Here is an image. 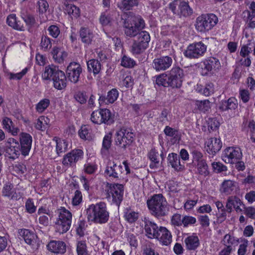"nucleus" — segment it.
<instances>
[{"mask_svg":"<svg viewBox=\"0 0 255 255\" xmlns=\"http://www.w3.org/2000/svg\"><path fill=\"white\" fill-rule=\"evenodd\" d=\"M122 20L124 33L130 38L136 36L145 27L144 21L141 16L130 12L122 16Z\"/></svg>","mask_w":255,"mask_h":255,"instance_id":"nucleus-1","label":"nucleus"},{"mask_svg":"<svg viewBox=\"0 0 255 255\" xmlns=\"http://www.w3.org/2000/svg\"><path fill=\"white\" fill-rule=\"evenodd\" d=\"M150 214L159 219L166 216L169 211V205L162 194H154L146 201Z\"/></svg>","mask_w":255,"mask_h":255,"instance_id":"nucleus-2","label":"nucleus"},{"mask_svg":"<svg viewBox=\"0 0 255 255\" xmlns=\"http://www.w3.org/2000/svg\"><path fill=\"white\" fill-rule=\"evenodd\" d=\"M86 212L88 219L95 223L105 224L109 219V213L104 202H101L96 204L90 205Z\"/></svg>","mask_w":255,"mask_h":255,"instance_id":"nucleus-3","label":"nucleus"},{"mask_svg":"<svg viewBox=\"0 0 255 255\" xmlns=\"http://www.w3.org/2000/svg\"><path fill=\"white\" fill-rule=\"evenodd\" d=\"M43 80H48L51 78L53 81V87L59 90L64 89L67 85V78L64 72L52 67L50 65L45 67L42 74Z\"/></svg>","mask_w":255,"mask_h":255,"instance_id":"nucleus-4","label":"nucleus"},{"mask_svg":"<svg viewBox=\"0 0 255 255\" xmlns=\"http://www.w3.org/2000/svg\"><path fill=\"white\" fill-rule=\"evenodd\" d=\"M135 135L132 129L126 127H122L116 131L115 137V145L126 150L134 140Z\"/></svg>","mask_w":255,"mask_h":255,"instance_id":"nucleus-5","label":"nucleus"},{"mask_svg":"<svg viewBox=\"0 0 255 255\" xmlns=\"http://www.w3.org/2000/svg\"><path fill=\"white\" fill-rule=\"evenodd\" d=\"M218 18L213 13L203 14L196 20V29L200 32H206L211 30L218 23Z\"/></svg>","mask_w":255,"mask_h":255,"instance_id":"nucleus-6","label":"nucleus"},{"mask_svg":"<svg viewBox=\"0 0 255 255\" xmlns=\"http://www.w3.org/2000/svg\"><path fill=\"white\" fill-rule=\"evenodd\" d=\"M90 119L95 124H104L107 125H111L115 122V116L109 109H100L92 113Z\"/></svg>","mask_w":255,"mask_h":255,"instance_id":"nucleus-7","label":"nucleus"},{"mask_svg":"<svg viewBox=\"0 0 255 255\" xmlns=\"http://www.w3.org/2000/svg\"><path fill=\"white\" fill-rule=\"evenodd\" d=\"M72 213L62 207L59 210L58 218L55 222V227L57 231L60 234L67 232L71 225Z\"/></svg>","mask_w":255,"mask_h":255,"instance_id":"nucleus-8","label":"nucleus"},{"mask_svg":"<svg viewBox=\"0 0 255 255\" xmlns=\"http://www.w3.org/2000/svg\"><path fill=\"white\" fill-rule=\"evenodd\" d=\"M108 185L109 186L107 190V197L112 202V204L119 207L123 200L124 186L118 183H108Z\"/></svg>","mask_w":255,"mask_h":255,"instance_id":"nucleus-9","label":"nucleus"},{"mask_svg":"<svg viewBox=\"0 0 255 255\" xmlns=\"http://www.w3.org/2000/svg\"><path fill=\"white\" fill-rule=\"evenodd\" d=\"M83 158V151L80 149H74L64 155L62 163L66 168L75 167L76 163Z\"/></svg>","mask_w":255,"mask_h":255,"instance_id":"nucleus-10","label":"nucleus"},{"mask_svg":"<svg viewBox=\"0 0 255 255\" xmlns=\"http://www.w3.org/2000/svg\"><path fill=\"white\" fill-rule=\"evenodd\" d=\"M183 71L179 67L173 68L167 75L168 85L172 88L179 89L182 85Z\"/></svg>","mask_w":255,"mask_h":255,"instance_id":"nucleus-11","label":"nucleus"},{"mask_svg":"<svg viewBox=\"0 0 255 255\" xmlns=\"http://www.w3.org/2000/svg\"><path fill=\"white\" fill-rule=\"evenodd\" d=\"M3 148L6 156L12 159L17 158L21 153L19 143L13 138H9L5 142Z\"/></svg>","mask_w":255,"mask_h":255,"instance_id":"nucleus-12","label":"nucleus"},{"mask_svg":"<svg viewBox=\"0 0 255 255\" xmlns=\"http://www.w3.org/2000/svg\"><path fill=\"white\" fill-rule=\"evenodd\" d=\"M242 157V153L239 148L228 147L223 152L222 158L227 163L234 164Z\"/></svg>","mask_w":255,"mask_h":255,"instance_id":"nucleus-13","label":"nucleus"},{"mask_svg":"<svg viewBox=\"0 0 255 255\" xmlns=\"http://www.w3.org/2000/svg\"><path fill=\"white\" fill-rule=\"evenodd\" d=\"M123 171V167L121 164H117L114 161H109L107 163L105 174L110 178L118 180L121 177Z\"/></svg>","mask_w":255,"mask_h":255,"instance_id":"nucleus-14","label":"nucleus"},{"mask_svg":"<svg viewBox=\"0 0 255 255\" xmlns=\"http://www.w3.org/2000/svg\"><path fill=\"white\" fill-rule=\"evenodd\" d=\"M206 51V46L202 42L190 45L184 52L185 56L190 58H198Z\"/></svg>","mask_w":255,"mask_h":255,"instance_id":"nucleus-15","label":"nucleus"},{"mask_svg":"<svg viewBox=\"0 0 255 255\" xmlns=\"http://www.w3.org/2000/svg\"><path fill=\"white\" fill-rule=\"evenodd\" d=\"M19 145L21 153L24 156L28 155L31 148L32 137L26 132H21L19 134Z\"/></svg>","mask_w":255,"mask_h":255,"instance_id":"nucleus-16","label":"nucleus"},{"mask_svg":"<svg viewBox=\"0 0 255 255\" xmlns=\"http://www.w3.org/2000/svg\"><path fill=\"white\" fill-rule=\"evenodd\" d=\"M98 102L100 107L102 105L113 104L118 99L119 95L118 90L116 88H113L108 92L107 95L102 93H98Z\"/></svg>","mask_w":255,"mask_h":255,"instance_id":"nucleus-17","label":"nucleus"},{"mask_svg":"<svg viewBox=\"0 0 255 255\" xmlns=\"http://www.w3.org/2000/svg\"><path fill=\"white\" fill-rule=\"evenodd\" d=\"M205 144L207 145V152L212 156L216 155L221 150L223 145L221 139L217 137L209 138Z\"/></svg>","mask_w":255,"mask_h":255,"instance_id":"nucleus-18","label":"nucleus"},{"mask_svg":"<svg viewBox=\"0 0 255 255\" xmlns=\"http://www.w3.org/2000/svg\"><path fill=\"white\" fill-rule=\"evenodd\" d=\"M254 46V42L249 40L248 43L242 46L240 51V55L243 57L241 59V64H251V60L249 56L250 54L253 51V46Z\"/></svg>","mask_w":255,"mask_h":255,"instance_id":"nucleus-19","label":"nucleus"},{"mask_svg":"<svg viewBox=\"0 0 255 255\" xmlns=\"http://www.w3.org/2000/svg\"><path fill=\"white\" fill-rule=\"evenodd\" d=\"M238 105L237 100L234 97H231L228 100H222L220 102L218 109L221 112L232 111L238 108Z\"/></svg>","mask_w":255,"mask_h":255,"instance_id":"nucleus-20","label":"nucleus"},{"mask_svg":"<svg viewBox=\"0 0 255 255\" xmlns=\"http://www.w3.org/2000/svg\"><path fill=\"white\" fill-rule=\"evenodd\" d=\"M47 247L50 252L56 254L62 255L66 251V244L62 241H51Z\"/></svg>","mask_w":255,"mask_h":255,"instance_id":"nucleus-21","label":"nucleus"},{"mask_svg":"<svg viewBox=\"0 0 255 255\" xmlns=\"http://www.w3.org/2000/svg\"><path fill=\"white\" fill-rule=\"evenodd\" d=\"M144 230L146 237L149 239H154L158 233L159 227L153 222L144 218Z\"/></svg>","mask_w":255,"mask_h":255,"instance_id":"nucleus-22","label":"nucleus"},{"mask_svg":"<svg viewBox=\"0 0 255 255\" xmlns=\"http://www.w3.org/2000/svg\"><path fill=\"white\" fill-rule=\"evenodd\" d=\"M155 238L158 239L163 245L165 246H168L172 241L171 233L166 228L162 226L159 227L158 233Z\"/></svg>","mask_w":255,"mask_h":255,"instance_id":"nucleus-23","label":"nucleus"},{"mask_svg":"<svg viewBox=\"0 0 255 255\" xmlns=\"http://www.w3.org/2000/svg\"><path fill=\"white\" fill-rule=\"evenodd\" d=\"M190 153L192 157V163L194 166L206 160L199 147L196 146L190 147Z\"/></svg>","mask_w":255,"mask_h":255,"instance_id":"nucleus-24","label":"nucleus"},{"mask_svg":"<svg viewBox=\"0 0 255 255\" xmlns=\"http://www.w3.org/2000/svg\"><path fill=\"white\" fill-rule=\"evenodd\" d=\"M168 163L177 171L183 170L184 166L181 164L179 156L175 153H169L167 157Z\"/></svg>","mask_w":255,"mask_h":255,"instance_id":"nucleus-25","label":"nucleus"},{"mask_svg":"<svg viewBox=\"0 0 255 255\" xmlns=\"http://www.w3.org/2000/svg\"><path fill=\"white\" fill-rule=\"evenodd\" d=\"M26 244L34 245L36 243V235L34 232L26 229H22L19 232Z\"/></svg>","mask_w":255,"mask_h":255,"instance_id":"nucleus-26","label":"nucleus"},{"mask_svg":"<svg viewBox=\"0 0 255 255\" xmlns=\"http://www.w3.org/2000/svg\"><path fill=\"white\" fill-rule=\"evenodd\" d=\"M6 22L9 26L12 27L14 29L20 31L24 30V26L22 22L17 20L16 15L15 14H11L9 15L7 17Z\"/></svg>","mask_w":255,"mask_h":255,"instance_id":"nucleus-27","label":"nucleus"},{"mask_svg":"<svg viewBox=\"0 0 255 255\" xmlns=\"http://www.w3.org/2000/svg\"><path fill=\"white\" fill-rule=\"evenodd\" d=\"M13 184L10 182L6 183L2 189V195L4 197H8L10 199L17 200L18 197L14 191Z\"/></svg>","mask_w":255,"mask_h":255,"instance_id":"nucleus-28","label":"nucleus"},{"mask_svg":"<svg viewBox=\"0 0 255 255\" xmlns=\"http://www.w3.org/2000/svg\"><path fill=\"white\" fill-rule=\"evenodd\" d=\"M184 242L188 250H195L200 245L199 239L194 234L186 238Z\"/></svg>","mask_w":255,"mask_h":255,"instance_id":"nucleus-29","label":"nucleus"},{"mask_svg":"<svg viewBox=\"0 0 255 255\" xmlns=\"http://www.w3.org/2000/svg\"><path fill=\"white\" fill-rule=\"evenodd\" d=\"M51 54L55 62L59 63H63L68 56L66 52L61 50L57 47H53Z\"/></svg>","mask_w":255,"mask_h":255,"instance_id":"nucleus-30","label":"nucleus"},{"mask_svg":"<svg viewBox=\"0 0 255 255\" xmlns=\"http://www.w3.org/2000/svg\"><path fill=\"white\" fill-rule=\"evenodd\" d=\"M80 37L81 41L86 44L89 45L91 43L94 34L88 28L81 27L79 31Z\"/></svg>","mask_w":255,"mask_h":255,"instance_id":"nucleus-31","label":"nucleus"},{"mask_svg":"<svg viewBox=\"0 0 255 255\" xmlns=\"http://www.w3.org/2000/svg\"><path fill=\"white\" fill-rule=\"evenodd\" d=\"M71 65H69L67 67L68 78L69 80L74 83H77L79 80L80 73L82 72V68L80 65L76 68H71Z\"/></svg>","mask_w":255,"mask_h":255,"instance_id":"nucleus-32","label":"nucleus"},{"mask_svg":"<svg viewBox=\"0 0 255 255\" xmlns=\"http://www.w3.org/2000/svg\"><path fill=\"white\" fill-rule=\"evenodd\" d=\"M193 13V9L190 7L188 2L182 1L179 4L178 15L183 17H188Z\"/></svg>","mask_w":255,"mask_h":255,"instance_id":"nucleus-33","label":"nucleus"},{"mask_svg":"<svg viewBox=\"0 0 255 255\" xmlns=\"http://www.w3.org/2000/svg\"><path fill=\"white\" fill-rule=\"evenodd\" d=\"M196 91L205 96H209L214 92V86L212 83H208L205 87L201 85H197Z\"/></svg>","mask_w":255,"mask_h":255,"instance_id":"nucleus-34","label":"nucleus"},{"mask_svg":"<svg viewBox=\"0 0 255 255\" xmlns=\"http://www.w3.org/2000/svg\"><path fill=\"white\" fill-rule=\"evenodd\" d=\"M221 243L225 246L224 248H229L230 250L233 251L232 246L237 245L239 240L230 234H227L224 236Z\"/></svg>","mask_w":255,"mask_h":255,"instance_id":"nucleus-35","label":"nucleus"},{"mask_svg":"<svg viewBox=\"0 0 255 255\" xmlns=\"http://www.w3.org/2000/svg\"><path fill=\"white\" fill-rule=\"evenodd\" d=\"M2 126L3 128L8 132L11 133L13 135H15L19 131L17 128H15L13 126V122L8 118L5 117L2 120Z\"/></svg>","mask_w":255,"mask_h":255,"instance_id":"nucleus-36","label":"nucleus"},{"mask_svg":"<svg viewBox=\"0 0 255 255\" xmlns=\"http://www.w3.org/2000/svg\"><path fill=\"white\" fill-rule=\"evenodd\" d=\"M56 151L57 155L60 156L63 153L66 152L68 149V143L64 140L58 138L56 140Z\"/></svg>","mask_w":255,"mask_h":255,"instance_id":"nucleus-37","label":"nucleus"},{"mask_svg":"<svg viewBox=\"0 0 255 255\" xmlns=\"http://www.w3.org/2000/svg\"><path fill=\"white\" fill-rule=\"evenodd\" d=\"M158 156V152L155 148L151 149L149 152L148 157L151 161L149 165V167L151 169H155L158 168L159 163V161L157 158Z\"/></svg>","mask_w":255,"mask_h":255,"instance_id":"nucleus-38","label":"nucleus"},{"mask_svg":"<svg viewBox=\"0 0 255 255\" xmlns=\"http://www.w3.org/2000/svg\"><path fill=\"white\" fill-rule=\"evenodd\" d=\"M194 166H195L197 169L196 173L204 177L209 175L210 171L206 160L203 162H200V163L194 165Z\"/></svg>","mask_w":255,"mask_h":255,"instance_id":"nucleus-39","label":"nucleus"},{"mask_svg":"<svg viewBox=\"0 0 255 255\" xmlns=\"http://www.w3.org/2000/svg\"><path fill=\"white\" fill-rule=\"evenodd\" d=\"M136 36L137 37L136 40L138 42V43L144 44V46L147 47L150 39L149 33L145 31L141 30Z\"/></svg>","mask_w":255,"mask_h":255,"instance_id":"nucleus-40","label":"nucleus"},{"mask_svg":"<svg viewBox=\"0 0 255 255\" xmlns=\"http://www.w3.org/2000/svg\"><path fill=\"white\" fill-rule=\"evenodd\" d=\"M30 67L27 66L23 69L21 71L16 73H13L10 72H7V76L8 77V79L9 80H20L24 75H26L27 72L30 70Z\"/></svg>","mask_w":255,"mask_h":255,"instance_id":"nucleus-41","label":"nucleus"},{"mask_svg":"<svg viewBox=\"0 0 255 255\" xmlns=\"http://www.w3.org/2000/svg\"><path fill=\"white\" fill-rule=\"evenodd\" d=\"M235 182L228 180L224 181L222 184L221 191L226 194H230L234 189Z\"/></svg>","mask_w":255,"mask_h":255,"instance_id":"nucleus-42","label":"nucleus"},{"mask_svg":"<svg viewBox=\"0 0 255 255\" xmlns=\"http://www.w3.org/2000/svg\"><path fill=\"white\" fill-rule=\"evenodd\" d=\"M196 106L200 112L205 113L211 109V103L208 100L197 101Z\"/></svg>","mask_w":255,"mask_h":255,"instance_id":"nucleus-43","label":"nucleus"},{"mask_svg":"<svg viewBox=\"0 0 255 255\" xmlns=\"http://www.w3.org/2000/svg\"><path fill=\"white\" fill-rule=\"evenodd\" d=\"M40 46L43 50L45 51H48L52 47L50 38L46 35H42L41 38Z\"/></svg>","mask_w":255,"mask_h":255,"instance_id":"nucleus-44","label":"nucleus"},{"mask_svg":"<svg viewBox=\"0 0 255 255\" xmlns=\"http://www.w3.org/2000/svg\"><path fill=\"white\" fill-rule=\"evenodd\" d=\"M112 144V134L109 133L106 134L103 140L102 148L101 152L108 151L111 146Z\"/></svg>","mask_w":255,"mask_h":255,"instance_id":"nucleus-45","label":"nucleus"},{"mask_svg":"<svg viewBox=\"0 0 255 255\" xmlns=\"http://www.w3.org/2000/svg\"><path fill=\"white\" fill-rule=\"evenodd\" d=\"M77 255H89L85 241H78L76 246Z\"/></svg>","mask_w":255,"mask_h":255,"instance_id":"nucleus-46","label":"nucleus"},{"mask_svg":"<svg viewBox=\"0 0 255 255\" xmlns=\"http://www.w3.org/2000/svg\"><path fill=\"white\" fill-rule=\"evenodd\" d=\"M139 0H122L121 9L125 10L131 9L133 6H137Z\"/></svg>","mask_w":255,"mask_h":255,"instance_id":"nucleus-47","label":"nucleus"},{"mask_svg":"<svg viewBox=\"0 0 255 255\" xmlns=\"http://www.w3.org/2000/svg\"><path fill=\"white\" fill-rule=\"evenodd\" d=\"M49 105L50 100L48 99H43L36 105V110L39 113H42L48 107Z\"/></svg>","mask_w":255,"mask_h":255,"instance_id":"nucleus-48","label":"nucleus"},{"mask_svg":"<svg viewBox=\"0 0 255 255\" xmlns=\"http://www.w3.org/2000/svg\"><path fill=\"white\" fill-rule=\"evenodd\" d=\"M163 132L166 136L172 137L176 140L179 137L178 130L168 126L165 127Z\"/></svg>","mask_w":255,"mask_h":255,"instance_id":"nucleus-49","label":"nucleus"},{"mask_svg":"<svg viewBox=\"0 0 255 255\" xmlns=\"http://www.w3.org/2000/svg\"><path fill=\"white\" fill-rule=\"evenodd\" d=\"M146 48L144 44L138 43V41L134 40L132 45L131 52L133 54H138L143 52Z\"/></svg>","mask_w":255,"mask_h":255,"instance_id":"nucleus-50","label":"nucleus"},{"mask_svg":"<svg viewBox=\"0 0 255 255\" xmlns=\"http://www.w3.org/2000/svg\"><path fill=\"white\" fill-rule=\"evenodd\" d=\"M74 98L77 102L82 105L85 104L86 103L88 99L86 93L84 91L77 92L75 93Z\"/></svg>","mask_w":255,"mask_h":255,"instance_id":"nucleus-51","label":"nucleus"},{"mask_svg":"<svg viewBox=\"0 0 255 255\" xmlns=\"http://www.w3.org/2000/svg\"><path fill=\"white\" fill-rule=\"evenodd\" d=\"M124 217L128 223H132L137 220L138 215V213L134 211H127L125 213Z\"/></svg>","mask_w":255,"mask_h":255,"instance_id":"nucleus-52","label":"nucleus"},{"mask_svg":"<svg viewBox=\"0 0 255 255\" xmlns=\"http://www.w3.org/2000/svg\"><path fill=\"white\" fill-rule=\"evenodd\" d=\"M25 207L26 211L29 214H33L36 210V206L34 205L33 199L30 198L27 199Z\"/></svg>","mask_w":255,"mask_h":255,"instance_id":"nucleus-53","label":"nucleus"},{"mask_svg":"<svg viewBox=\"0 0 255 255\" xmlns=\"http://www.w3.org/2000/svg\"><path fill=\"white\" fill-rule=\"evenodd\" d=\"M97 168V165L95 163H87L84 166V172L88 174H94Z\"/></svg>","mask_w":255,"mask_h":255,"instance_id":"nucleus-54","label":"nucleus"},{"mask_svg":"<svg viewBox=\"0 0 255 255\" xmlns=\"http://www.w3.org/2000/svg\"><path fill=\"white\" fill-rule=\"evenodd\" d=\"M244 213L249 218L255 219V207L253 206L246 207L245 205L243 207Z\"/></svg>","mask_w":255,"mask_h":255,"instance_id":"nucleus-55","label":"nucleus"},{"mask_svg":"<svg viewBox=\"0 0 255 255\" xmlns=\"http://www.w3.org/2000/svg\"><path fill=\"white\" fill-rule=\"evenodd\" d=\"M212 166L214 171L216 173H221L227 170V167L221 162H214L212 163Z\"/></svg>","mask_w":255,"mask_h":255,"instance_id":"nucleus-56","label":"nucleus"},{"mask_svg":"<svg viewBox=\"0 0 255 255\" xmlns=\"http://www.w3.org/2000/svg\"><path fill=\"white\" fill-rule=\"evenodd\" d=\"M82 194L79 190H76L74 193V196L72 198V205L73 206L79 205L82 201Z\"/></svg>","mask_w":255,"mask_h":255,"instance_id":"nucleus-57","label":"nucleus"},{"mask_svg":"<svg viewBox=\"0 0 255 255\" xmlns=\"http://www.w3.org/2000/svg\"><path fill=\"white\" fill-rule=\"evenodd\" d=\"M196 223V219L192 216L185 215L182 218V225L184 227H187Z\"/></svg>","mask_w":255,"mask_h":255,"instance_id":"nucleus-58","label":"nucleus"},{"mask_svg":"<svg viewBox=\"0 0 255 255\" xmlns=\"http://www.w3.org/2000/svg\"><path fill=\"white\" fill-rule=\"evenodd\" d=\"M170 113V112L168 109L165 108L163 109L158 117L159 121L163 124L169 122V120L168 118V116Z\"/></svg>","mask_w":255,"mask_h":255,"instance_id":"nucleus-59","label":"nucleus"},{"mask_svg":"<svg viewBox=\"0 0 255 255\" xmlns=\"http://www.w3.org/2000/svg\"><path fill=\"white\" fill-rule=\"evenodd\" d=\"M142 255H159L155 253L152 246L150 244H146L143 247Z\"/></svg>","mask_w":255,"mask_h":255,"instance_id":"nucleus-60","label":"nucleus"},{"mask_svg":"<svg viewBox=\"0 0 255 255\" xmlns=\"http://www.w3.org/2000/svg\"><path fill=\"white\" fill-rule=\"evenodd\" d=\"M79 135L82 139H89L90 138L89 129L87 126H82L79 131Z\"/></svg>","mask_w":255,"mask_h":255,"instance_id":"nucleus-61","label":"nucleus"},{"mask_svg":"<svg viewBox=\"0 0 255 255\" xmlns=\"http://www.w3.org/2000/svg\"><path fill=\"white\" fill-rule=\"evenodd\" d=\"M207 122L209 129L212 130H215L217 129L220 125V123L215 118H208Z\"/></svg>","mask_w":255,"mask_h":255,"instance_id":"nucleus-62","label":"nucleus"},{"mask_svg":"<svg viewBox=\"0 0 255 255\" xmlns=\"http://www.w3.org/2000/svg\"><path fill=\"white\" fill-rule=\"evenodd\" d=\"M198 219L202 227L207 228L209 226L210 219L207 215H199Z\"/></svg>","mask_w":255,"mask_h":255,"instance_id":"nucleus-63","label":"nucleus"},{"mask_svg":"<svg viewBox=\"0 0 255 255\" xmlns=\"http://www.w3.org/2000/svg\"><path fill=\"white\" fill-rule=\"evenodd\" d=\"M22 18L26 25L29 27L31 28L33 27L36 23V20L34 17V16L27 14L22 17Z\"/></svg>","mask_w":255,"mask_h":255,"instance_id":"nucleus-64","label":"nucleus"}]
</instances>
